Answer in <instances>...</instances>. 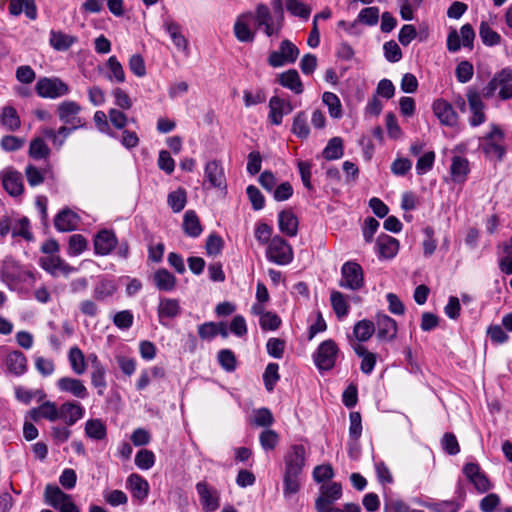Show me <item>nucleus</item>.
<instances>
[{
  "label": "nucleus",
  "mask_w": 512,
  "mask_h": 512,
  "mask_svg": "<svg viewBox=\"0 0 512 512\" xmlns=\"http://www.w3.org/2000/svg\"><path fill=\"white\" fill-rule=\"evenodd\" d=\"M306 451L302 445H294L287 452L284 462L283 494L285 498L295 495L301 486Z\"/></svg>",
  "instance_id": "f257e3e1"
},
{
  "label": "nucleus",
  "mask_w": 512,
  "mask_h": 512,
  "mask_svg": "<svg viewBox=\"0 0 512 512\" xmlns=\"http://www.w3.org/2000/svg\"><path fill=\"white\" fill-rule=\"evenodd\" d=\"M504 135L497 125H491L490 132L479 138V147L490 159L502 160L506 153L503 145Z\"/></svg>",
  "instance_id": "f03ea898"
},
{
  "label": "nucleus",
  "mask_w": 512,
  "mask_h": 512,
  "mask_svg": "<svg viewBox=\"0 0 512 512\" xmlns=\"http://www.w3.org/2000/svg\"><path fill=\"white\" fill-rule=\"evenodd\" d=\"M339 349L333 340L323 341L313 355L314 363L320 371L331 370L337 361Z\"/></svg>",
  "instance_id": "7ed1b4c3"
},
{
  "label": "nucleus",
  "mask_w": 512,
  "mask_h": 512,
  "mask_svg": "<svg viewBox=\"0 0 512 512\" xmlns=\"http://www.w3.org/2000/svg\"><path fill=\"white\" fill-rule=\"evenodd\" d=\"M27 276H31L30 272L14 258L7 256L3 259L0 266V280L8 287L24 281Z\"/></svg>",
  "instance_id": "20e7f679"
},
{
  "label": "nucleus",
  "mask_w": 512,
  "mask_h": 512,
  "mask_svg": "<svg viewBox=\"0 0 512 512\" xmlns=\"http://www.w3.org/2000/svg\"><path fill=\"white\" fill-rule=\"evenodd\" d=\"M266 257L277 265H287L293 260V250L286 240L275 236L268 244Z\"/></svg>",
  "instance_id": "39448f33"
},
{
  "label": "nucleus",
  "mask_w": 512,
  "mask_h": 512,
  "mask_svg": "<svg viewBox=\"0 0 512 512\" xmlns=\"http://www.w3.org/2000/svg\"><path fill=\"white\" fill-rule=\"evenodd\" d=\"M46 502L59 512H80L71 495L64 493L58 486L47 485L45 488Z\"/></svg>",
  "instance_id": "423d86ee"
},
{
  "label": "nucleus",
  "mask_w": 512,
  "mask_h": 512,
  "mask_svg": "<svg viewBox=\"0 0 512 512\" xmlns=\"http://www.w3.org/2000/svg\"><path fill=\"white\" fill-rule=\"evenodd\" d=\"M364 285L362 267L353 261L345 262L341 268L340 286L352 291L359 290Z\"/></svg>",
  "instance_id": "0eeeda50"
},
{
  "label": "nucleus",
  "mask_w": 512,
  "mask_h": 512,
  "mask_svg": "<svg viewBox=\"0 0 512 512\" xmlns=\"http://www.w3.org/2000/svg\"><path fill=\"white\" fill-rule=\"evenodd\" d=\"M37 94L42 98L56 99L69 93V86L59 78H41L35 86Z\"/></svg>",
  "instance_id": "6e6552de"
},
{
  "label": "nucleus",
  "mask_w": 512,
  "mask_h": 512,
  "mask_svg": "<svg viewBox=\"0 0 512 512\" xmlns=\"http://www.w3.org/2000/svg\"><path fill=\"white\" fill-rule=\"evenodd\" d=\"M162 27L169 35L176 49L182 52L185 56H188L190 53L189 41L182 32V26L172 18L167 17L163 20Z\"/></svg>",
  "instance_id": "1a4fd4ad"
},
{
  "label": "nucleus",
  "mask_w": 512,
  "mask_h": 512,
  "mask_svg": "<svg viewBox=\"0 0 512 512\" xmlns=\"http://www.w3.org/2000/svg\"><path fill=\"white\" fill-rule=\"evenodd\" d=\"M467 101L471 116L469 118V124L472 127H477L486 121V114L484 112L485 104L481 99V95L475 89H469L467 92Z\"/></svg>",
  "instance_id": "9d476101"
},
{
  "label": "nucleus",
  "mask_w": 512,
  "mask_h": 512,
  "mask_svg": "<svg viewBox=\"0 0 512 512\" xmlns=\"http://www.w3.org/2000/svg\"><path fill=\"white\" fill-rule=\"evenodd\" d=\"M196 491L199 495L202 508L206 512H214L220 506L219 492L208 485L206 482L201 481L196 484Z\"/></svg>",
  "instance_id": "9b49d317"
},
{
  "label": "nucleus",
  "mask_w": 512,
  "mask_h": 512,
  "mask_svg": "<svg viewBox=\"0 0 512 512\" xmlns=\"http://www.w3.org/2000/svg\"><path fill=\"white\" fill-rule=\"evenodd\" d=\"M56 386L62 393H67L78 399H86L89 395L88 389L81 379L71 376H64L57 380Z\"/></svg>",
  "instance_id": "f8f14e48"
},
{
  "label": "nucleus",
  "mask_w": 512,
  "mask_h": 512,
  "mask_svg": "<svg viewBox=\"0 0 512 512\" xmlns=\"http://www.w3.org/2000/svg\"><path fill=\"white\" fill-rule=\"evenodd\" d=\"M434 115L445 126L455 127L458 123V114L453 106L444 99H437L432 105Z\"/></svg>",
  "instance_id": "ddd939ff"
},
{
  "label": "nucleus",
  "mask_w": 512,
  "mask_h": 512,
  "mask_svg": "<svg viewBox=\"0 0 512 512\" xmlns=\"http://www.w3.org/2000/svg\"><path fill=\"white\" fill-rule=\"evenodd\" d=\"M320 491L321 495L315 503L317 512H324L325 508L330 507L332 503L340 499L342 496V487L336 482L322 485Z\"/></svg>",
  "instance_id": "4468645a"
},
{
  "label": "nucleus",
  "mask_w": 512,
  "mask_h": 512,
  "mask_svg": "<svg viewBox=\"0 0 512 512\" xmlns=\"http://www.w3.org/2000/svg\"><path fill=\"white\" fill-rule=\"evenodd\" d=\"M204 178L205 183L209 184V188L224 189L226 187L224 169L219 161L212 160L206 163Z\"/></svg>",
  "instance_id": "2eb2a0df"
},
{
  "label": "nucleus",
  "mask_w": 512,
  "mask_h": 512,
  "mask_svg": "<svg viewBox=\"0 0 512 512\" xmlns=\"http://www.w3.org/2000/svg\"><path fill=\"white\" fill-rule=\"evenodd\" d=\"M85 415V408L77 401H66L59 406V420L73 426Z\"/></svg>",
  "instance_id": "dca6fc26"
},
{
  "label": "nucleus",
  "mask_w": 512,
  "mask_h": 512,
  "mask_svg": "<svg viewBox=\"0 0 512 512\" xmlns=\"http://www.w3.org/2000/svg\"><path fill=\"white\" fill-rule=\"evenodd\" d=\"M28 417L35 422L40 420L56 422L59 420V406L50 400L43 401L41 405L28 412Z\"/></svg>",
  "instance_id": "f3484780"
},
{
  "label": "nucleus",
  "mask_w": 512,
  "mask_h": 512,
  "mask_svg": "<svg viewBox=\"0 0 512 512\" xmlns=\"http://www.w3.org/2000/svg\"><path fill=\"white\" fill-rule=\"evenodd\" d=\"M81 110V106L76 101L72 100L62 101L57 106V114L59 119L64 124H76L75 126H77V128L83 125L80 118H78V114L81 112Z\"/></svg>",
  "instance_id": "a211bd4d"
},
{
  "label": "nucleus",
  "mask_w": 512,
  "mask_h": 512,
  "mask_svg": "<svg viewBox=\"0 0 512 512\" xmlns=\"http://www.w3.org/2000/svg\"><path fill=\"white\" fill-rule=\"evenodd\" d=\"M293 106L290 102L273 96L269 100V115L268 118L273 125H280L284 115L290 114L293 111Z\"/></svg>",
  "instance_id": "6ab92c4d"
},
{
  "label": "nucleus",
  "mask_w": 512,
  "mask_h": 512,
  "mask_svg": "<svg viewBox=\"0 0 512 512\" xmlns=\"http://www.w3.org/2000/svg\"><path fill=\"white\" fill-rule=\"evenodd\" d=\"M41 267L53 276L63 274L68 276L76 271V268L70 266L59 256L49 255L40 259Z\"/></svg>",
  "instance_id": "aec40b11"
},
{
  "label": "nucleus",
  "mask_w": 512,
  "mask_h": 512,
  "mask_svg": "<svg viewBox=\"0 0 512 512\" xmlns=\"http://www.w3.org/2000/svg\"><path fill=\"white\" fill-rule=\"evenodd\" d=\"M252 19L251 13H244L236 18L234 23L233 31L236 39L239 42H253L255 38L254 31L250 28V22Z\"/></svg>",
  "instance_id": "412c9836"
},
{
  "label": "nucleus",
  "mask_w": 512,
  "mask_h": 512,
  "mask_svg": "<svg viewBox=\"0 0 512 512\" xmlns=\"http://www.w3.org/2000/svg\"><path fill=\"white\" fill-rule=\"evenodd\" d=\"M117 245V238L112 231L102 230L94 238V249L97 255H108Z\"/></svg>",
  "instance_id": "4be33fe9"
},
{
  "label": "nucleus",
  "mask_w": 512,
  "mask_h": 512,
  "mask_svg": "<svg viewBox=\"0 0 512 512\" xmlns=\"http://www.w3.org/2000/svg\"><path fill=\"white\" fill-rule=\"evenodd\" d=\"M377 336L382 340H393L397 335V324L386 314L376 316Z\"/></svg>",
  "instance_id": "5701e85b"
},
{
  "label": "nucleus",
  "mask_w": 512,
  "mask_h": 512,
  "mask_svg": "<svg viewBox=\"0 0 512 512\" xmlns=\"http://www.w3.org/2000/svg\"><path fill=\"white\" fill-rule=\"evenodd\" d=\"M5 366L9 373L21 376L27 371V358L21 351H12L5 357Z\"/></svg>",
  "instance_id": "b1692460"
},
{
  "label": "nucleus",
  "mask_w": 512,
  "mask_h": 512,
  "mask_svg": "<svg viewBox=\"0 0 512 512\" xmlns=\"http://www.w3.org/2000/svg\"><path fill=\"white\" fill-rule=\"evenodd\" d=\"M2 184L4 189L12 196H18L23 192L22 176L19 172L6 169L2 173Z\"/></svg>",
  "instance_id": "393cba45"
},
{
  "label": "nucleus",
  "mask_w": 512,
  "mask_h": 512,
  "mask_svg": "<svg viewBox=\"0 0 512 512\" xmlns=\"http://www.w3.org/2000/svg\"><path fill=\"white\" fill-rule=\"evenodd\" d=\"M127 487L132 496L139 501H143L149 494V484L142 476L133 473L127 478Z\"/></svg>",
  "instance_id": "a878e982"
},
{
  "label": "nucleus",
  "mask_w": 512,
  "mask_h": 512,
  "mask_svg": "<svg viewBox=\"0 0 512 512\" xmlns=\"http://www.w3.org/2000/svg\"><path fill=\"white\" fill-rule=\"evenodd\" d=\"M399 250V242L397 239L389 235H380L377 238V251L379 257L391 259L396 256Z\"/></svg>",
  "instance_id": "bb28decb"
},
{
  "label": "nucleus",
  "mask_w": 512,
  "mask_h": 512,
  "mask_svg": "<svg viewBox=\"0 0 512 512\" xmlns=\"http://www.w3.org/2000/svg\"><path fill=\"white\" fill-rule=\"evenodd\" d=\"M77 42L78 38L76 36L62 31L51 30L49 33V43L57 51H67Z\"/></svg>",
  "instance_id": "cd10ccee"
},
{
  "label": "nucleus",
  "mask_w": 512,
  "mask_h": 512,
  "mask_svg": "<svg viewBox=\"0 0 512 512\" xmlns=\"http://www.w3.org/2000/svg\"><path fill=\"white\" fill-rule=\"evenodd\" d=\"M23 12L29 19L35 20L37 18L35 0H10L9 13L12 16H19Z\"/></svg>",
  "instance_id": "c85d7f7f"
},
{
  "label": "nucleus",
  "mask_w": 512,
  "mask_h": 512,
  "mask_svg": "<svg viewBox=\"0 0 512 512\" xmlns=\"http://www.w3.org/2000/svg\"><path fill=\"white\" fill-rule=\"evenodd\" d=\"M470 172L469 161L460 156H454L450 166V174L453 182L463 184Z\"/></svg>",
  "instance_id": "c756f323"
},
{
  "label": "nucleus",
  "mask_w": 512,
  "mask_h": 512,
  "mask_svg": "<svg viewBox=\"0 0 512 512\" xmlns=\"http://www.w3.org/2000/svg\"><path fill=\"white\" fill-rule=\"evenodd\" d=\"M78 222L79 217L76 213L69 209H64L58 213L54 224L57 230L61 232H68L76 229Z\"/></svg>",
  "instance_id": "7c9ffc66"
},
{
  "label": "nucleus",
  "mask_w": 512,
  "mask_h": 512,
  "mask_svg": "<svg viewBox=\"0 0 512 512\" xmlns=\"http://www.w3.org/2000/svg\"><path fill=\"white\" fill-rule=\"evenodd\" d=\"M278 225L282 233L293 237L298 232V219L290 210L281 211L278 215Z\"/></svg>",
  "instance_id": "2f4dec72"
},
{
  "label": "nucleus",
  "mask_w": 512,
  "mask_h": 512,
  "mask_svg": "<svg viewBox=\"0 0 512 512\" xmlns=\"http://www.w3.org/2000/svg\"><path fill=\"white\" fill-rule=\"evenodd\" d=\"M107 72L105 78L111 83H123L126 79L122 64L116 56H110L106 62Z\"/></svg>",
  "instance_id": "473e14b6"
},
{
  "label": "nucleus",
  "mask_w": 512,
  "mask_h": 512,
  "mask_svg": "<svg viewBox=\"0 0 512 512\" xmlns=\"http://www.w3.org/2000/svg\"><path fill=\"white\" fill-rule=\"evenodd\" d=\"M279 83L293 91L295 94H301L303 92V84L300 79L298 72L295 69H290L279 75Z\"/></svg>",
  "instance_id": "72a5a7b5"
},
{
  "label": "nucleus",
  "mask_w": 512,
  "mask_h": 512,
  "mask_svg": "<svg viewBox=\"0 0 512 512\" xmlns=\"http://www.w3.org/2000/svg\"><path fill=\"white\" fill-rule=\"evenodd\" d=\"M68 361L72 371L80 376L83 375L87 369V361L84 353L78 346H73L68 352Z\"/></svg>",
  "instance_id": "f704fd0d"
},
{
  "label": "nucleus",
  "mask_w": 512,
  "mask_h": 512,
  "mask_svg": "<svg viewBox=\"0 0 512 512\" xmlns=\"http://www.w3.org/2000/svg\"><path fill=\"white\" fill-rule=\"evenodd\" d=\"M76 128H77V126H73V127L61 126L57 131H55L51 128H45V129H43L42 134H43V136H45L46 138L51 140L53 146L56 149H60L64 145L66 139L71 134V132L73 130H75Z\"/></svg>",
  "instance_id": "c9c22d12"
},
{
  "label": "nucleus",
  "mask_w": 512,
  "mask_h": 512,
  "mask_svg": "<svg viewBox=\"0 0 512 512\" xmlns=\"http://www.w3.org/2000/svg\"><path fill=\"white\" fill-rule=\"evenodd\" d=\"M153 282L160 291H172L176 286V278L167 269H158L153 275Z\"/></svg>",
  "instance_id": "e433bc0d"
},
{
  "label": "nucleus",
  "mask_w": 512,
  "mask_h": 512,
  "mask_svg": "<svg viewBox=\"0 0 512 512\" xmlns=\"http://www.w3.org/2000/svg\"><path fill=\"white\" fill-rule=\"evenodd\" d=\"M180 314V305L178 300L176 299H170V298H164L160 300L159 306H158V316L160 318V321L163 318H175Z\"/></svg>",
  "instance_id": "4c0bfd02"
},
{
  "label": "nucleus",
  "mask_w": 512,
  "mask_h": 512,
  "mask_svg": "<svg viewBox=\"0 0 512 512\" xmlns=\"http://www.w3.org/2000/svg\"><path fill=\"white\" fill-rule=\"evenodd\" d=\"M85 435L93 440H103L107 435L105 424L100 419H89L85 423Z\"/></svg>",
  "instance_id": "58836bf2"
},
{
  "label": "nucleus",
  "mask_w": 512,
  "mask_h": 512,
  "mask_svg": "<svg viewBox=\"0 0 512 512\" xmlns=\"http://www.w3.org/2000/svg\"><path fill=\"white\" fill-rule=\"evenodd\" d=\"M183 229L190 237H198L202 233V227L198 216L193 210H188L184 214Z\"/></svg>",
  "instance_id": "ea45409f"
},
{
  "label": "nucleus",
  "mask_w": 512,
  "mask_h": 512,
  "mask_svg": "<svg viewBox=\"0 0 512 512\" xmlns=\"http://www.w3.org/2000/svg\"><path fill=\"white\" fill-rule=\"evenodd\" d=\"M322 154L326 160L340 159L344 154L343 140L340 137L331 138Z\"/></svg>",
  "instance_id": "a19ab883"
},
{
  "label": "nucleus",
  "mask_w": 512,
  "mask_h": 512,
  "mask_svg": "<svg viewBox=\"0 0 512 512\" xmlns=\"http://www.w3.org/2000/svg\"><path fill=\"white\" fill-rule=\"evenodd\" d=\"M322 101L328 107L329 114L332 118L338 119L342 117L341 101L335 93L324 92Z\"/></svg>",
  "instance_id": "79ce46f5"
},
{
  "label": "nucleus",
  "mask_w": 512,
  "mask_h": 512,
  "mask_svg": "<svg viewBox=\"0 0 512 512\" xmlns=\"http://www.w3.org/2000/svg\"><path fill=\"white\" fill-rule=\"evenodd\" d=\"M331 306L338 318L345 317L349 312V305L345 296L339 291H333L330 296Z\"/></svg>",
  "instance_id": "37998d69"
},
{
  "label": "nucleus",
  "mask_w": 512,
  "mask_h": 512,
  "mask_svg": "<svg viewBox=\"0 0 512 512\" xmlns=\"http://www.w3.org/2000/svg\"><path fill=\"white\" fill-rule=\"evenodd\" d=\"M90 377L92 386L97 389V394L103 396L107 388L106 367L92 369Z\"/></svg>",
  "instance_id": "c03bdc74"
},
{
  "label": "nucleus",
  "mask_w": 512,
  "mask_h": 512,
  "mask_svg": "<svg viewBox=\"0 0 512 512\" xmlns=\"http://www.w3.org/2000/svg\"><path fill=\"white\" fill-rule=\"evenodd\" d=\"M168 205L175 213L182 211L187 202V194L184 189H177L168 195Z\"/></svg>",
  "instance_id": "a18cd8bd"
},
{
  "label": "nucleus",
  "mask_w": 512,
  "mask_h": 512,
  "mask_svg": "<svg viewBox=\"0 0 512 512\" xmlns=\"http://www.w3.org/2000/svg\"><path fill=\"white\" fill-rule=\"evenodd\" d=\"M292 133L299 138H307L310 133L305 112H298L292 124Z\"/></svg>",
  "instance_id": "49530a36"
},
{
  "label": "nucleus",
  "mask_w": 512,
  "mask_h": 512,
  "mask_svg": "<svg viewBox=\"0 0 512 512\" xmlns=\"http://www.w3.org/2000/svg\"><path fill=\"white\" fill-rule=\"evenodd\" d=\"M479 36L482 42L488 46H494L500 43L501 36L494 31L488 23L481 22L479 27Z\"/></svg>",
  "instance_id": "de8ad7c7"
},
{
  "label": "nucleus",
  "mask_w": 512,
  "mask_h": 512,
  "mask_svg": "<svg viewBox=\"0 0 512 512\" xmlns=\"http://www.w3.org/2000/svg\"><path fill=\"white\" fill-rule=\"evenodd\" d=\"M1 123L9 130H16L20 126V120L16 110L13 107L7 106L2 109L0 116Z\"/></svg>",
  "instance_id": "09e8293b"
},
{
  "label": "nucleus",
  "mask_w": 512,
  "mask_h": 512,
  "mask_svg": "<svg viewBox=\"0 0 512 512\" xmlns=\"http://www.w3.org/2000/svg\"><path fill=\"white\" fill-rule=\"evenodd\" d=\"M116 291V285L113 281L103 279L94 288V298L104 300L112 296Z\"/></svg>",
  "instance_id": "8fccbe9b"
},
{
  "label": "nucleus",
  "mask_w": 512,
  "mask_h": 512,
  "mask_svg": "<svg viewBox=\"0 0 512 512\" xmlns=\"http://www.w3.org/2000/svg\"><path fill=\"white\" fill-rule=\"evenodd\" d=\"M375 331V325L368 320H361L354 326L353 333L359 341L368 340Z\"/></svg>",
  "instance_id": "3c124183"
},
{
  "label": "nucleus",
  "mask_w": 512,
  "mask_h": 512,
  "mask_svg": "<svg viewBox=\"0 0 512 512\" xmlns=\"http://www.w3.org/2000/svg\"><path fill=\"white\" fill-rule=\"evenodd\" d=\"M260 445L265 451L273 450L279 442V435L276 431L265 429L259 436Z\"/></svg>",
  "instance_id": "603ef678"
},
{
  "label": "nucleus",
  "mask_w": 512,
  "mask_h": 512,
  "mask_svg": "<svg viewBox=\"0 0 512 512\" xmlns=\"http://www.w3.org/2000/svg\"><path fill=\"white\" fill-rule=\"evenodd\" d=\"M379 13L378 7L372 6L364 8L359 12L357 21L368 26L376 25L379 20Z\"/></svg>",
  "instance_id": "864d4df0"
},
{
  "label": "nucleus",
  "mask_w": 512,
  "mask_h": 512,
  "mask_svg": "<svg viewBox=\"0 0 512 512\" xmlns=\"http://www.w3.org/2000/svg\"><path fill=\"white\" fill-rule=\"evenodd\" d=\"M50 153L49 147L42 138H36L30 143L29 155L34 159L46 158Z\"/></svg>",
  "instance_id": "5fc2aeb1"
},
{
  "label": "nucleus",
  "mask_w": 512,
  "mask_h": 512,
  "mask_svg": "<svg viewBox=\"0 0 512 512\" xmlns=\"http://www.w3.org/2000/svg\"><path fill=\"white\" fill-rule=\"evenodd\" d=\"M155 463V455L152 451L141 449L135 456V464L141 470H148Z\"/></svg>",
  "instance_id": "6e6d98bb"
},
{
  "label": "nucleus",
  "mask_w": 512,
  "mask_h": 512,
  "mask_svg": "<svg viewBox=\"0 0 512 512\" xmlns=\"http://www.w3.org/2000/svg\"><path fill=\"white\" fill-rule=\"evenodd\" d=\"M287 10L294 16L308 19L311 9L299 0H286Z\"/></svg>",
  "instance_id": "4d7b16f0"
},
{
  "label": "nucleus",
  "mask_w": 512,
  "mask_h": 512,
  "mask_svg": "<svg viewBox=\"0 0 512 512\" xmlns=\"http://www.w3.org/2000/svg\"><path fill=\"white\" fill-rule=\"evenodd\" d=\"M349 437L350 441L357 442L362 434V419L359 412L350 413Z\"/></svg>",
  "instance_id": "13d9d810"
},
{
  "label": "nucleus",
  "mask_w": 512,
  "mask_h": 512,
  "mask_svg": "<svg viewBox=\"0 0 512 512\" xmlns=\"http://www.w3.org/2000/svg\"><path fill=\"white\" fill-rule=\"evenodd\" d=\"M279 366L277 363H269L263 374L265 387L268 391H272L274 385L279 380Z\"/></svg>",
  "instance_id": "bf43d9fd"
},
{
  "label": "nucleus",
  "mask_w": 512,
  "mask_h": 512,
  "mask_svg": "<svg viewBox=\"0 0 512 512\" xmlns=\"http://www.w3.org/2000/svg\"><path fill=\"white\" fill-rule=\"evenodd\" d=\"M87 248L86 239L80 234H74L69 238L68 254L71 256L80 255Z\"/></svg>",
  "instance_id": "052dcab7"
},
{
  "label": "nucleus",
  "mask_w": 512,
  "mask_h": 512,
  "mask_svg": "<svg viewBox=\"0 0 512 512\" xmlns=\"http://www.w3.org/2000/svg\"><path fill=\"white\" fill-rule=\"evenodd\" d=\"M435 161V153L428 151L419 157L416 163V172L418 175H424L430 171Z\"/></svg>",
  "instance_id": "680f3d73"
},
{
  "label": "nucleus",
  "mask_w": 512,
  "mask_h": 512,
  "mask_svg": "<svg viewBox=\"0 0 512 512\" xmlns=\"http://www.w3.org/2000/svg\"><path fill=\"white\" fill-rule=\"evenodd\" d=\"M274 422L272 413L267 408H260L254 412L252 423L259 427L271 426Z\"/></svg>",
  "instance_id": "e2e57ef3"
},
{
  "label": "nucleus",
  "mask_w": 512,
  "mask_h": 512,
  "mask_svg": "<svg viewBox=\"0 0 512 512\" xmlns=\"http://www.w3.org/2000/svg\"><path fill=\"white\" fill-rule=\"evenodd\" d=\"M12 235L14 237H23L26 240L32 239V233L30 232V222L28 218L22 217L15 222L12 228Z\"/></svg>",
  "instance_id": "0e129e2a"
},
{
  "label": "nucleus",
  "mask_w": 512,
  "mask_h": 512,
  "mask_svg": "<svg viewBox=\"0 0 512 512\" xmlns=\"http://www.w3.org/2000/svg\"><path fill=\"white\" fill-rule=\"evenodd\" d=\"M218 361L221 367L227 372H232L236 369V358L234 353L229 349L220 350L218 353Z\"/></svg>",
  "instance_id": "69168bd1"
},
{
  "label": "nucleus",
  "mask_w": 512,
  "mask_h": 512,
  "mask_svg": "<svg viewBox=\"0 0 512 512\" xmlns=\"http://www.w3.org/2000/svg\"><path fill=\"white\" fill-rule=\"evenodd\" d=\"M112 96L114 98V104L122 110H129L133 105L129 95L121 88L113 89Z\"/></svg>",
  "instance_id": "338daca9"
},
{
  "label": "nucleus",
  "mask_w": 512,
  "mask_h": 512,
  "mask_svg": "<svg viewBox=\"0 0 512 512\" xmlns=\"http://www.w3.org/2000/svg\"><path fill=\"white\" fill-rule=\"evenodd\" d=\"M500 503V497L495 493H490L480 500L479 508L482 512H494Z\"/></svg>",
  "instance_id": "774afa93"
}]
</instances>
